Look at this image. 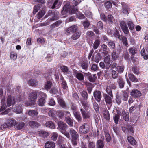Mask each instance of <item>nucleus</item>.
<instances>
[{"label": "nucleus", "mask_w": 148, "mask_h": 148, "mask_svg": "<svg viewBox=\"0 0 148 148\" xmlns=\"http://www.w3.org/2000/svg\"><path fill=\"white\" fill-rule=\"evenodd\" d=\"M78 12V9L77 7H74L73 8H71L70 5L67 4L64 6L61 12L62 14L64 15L68 13L71 14H76Z\"/></svg>", "instance_id": "obj_3"}, {"label": "nucleus", "mask_w": 148, "mask_h": 148, "mask_svg": "<svg viewBox=\"0 0 148 148\" xmlns=\"http://www.w3.org/2000/svg\"><path fill=\"white\" fill-rule=\"evenodd\" d=\"M77 27L76 25H73L69 27L67 30V32L70 34L74 33L77 31Z\"/></svg>", "instance_id": "obj_16"}, {"label": "nucleus", "mask_w": 148, "mask_h": 148, "mask_svg": "<svg viewBox=\"0 0 148 148\" xmlns=\"http://www.w3.org/2000/svg\"><path fill=\"white\" fill-rule=\"evenodd\" d=\"M38 93L39 97H40V99H45L47 97V95L46 93H45L41 92V91H38Z\"/></svg>", "instance_id": "obj_48"}, {"label": "nucleus", "mask_w": 148, "mask_h": 148, "mask_svg": "<svg viewBox=\"0 0 148 148\" xmlns=\"http://www.w3.org/2000/svg\"><path fill=\"white\" fill-rule=\"evenodd\" d=\"M38 134L40 136L44 138L46 137L49 135L48 133L45 131H39Z\"/></svg>", "instance_id": "obj_39"}, {"label": "nucleus", "mask_w": 148, "mask_h": 148, "mask_svg": "<svg viewBox=\"0 0 148 148\" xmlns=\"http://www.w3.org/2000/svg\"><path fill=\"white\" fill-rule=\"evenodd\" d=\"M127 23L130 30H132L134 29L135 27L132 21H127Z\"/></svg>", "instance_id": "obj_36"}, {"label": "nucleus", "mask_w": 148, "mask_h": 148, "mask_svg": "<svg viewBox=\"0 0 148 148\" xmlns=\"http://www.w3.org/2000/svg\"><path fill=\"white\" fill-rule=\"evenodd\" d=\"M97 79V77H96V74H94L88 77V79L89 81L91 82H94Z\"/></svg>", "instance_id": "obj_62"}, {"label": "nucleus", "mask_w": 148, "mask_h": 148, "mask_svg": "<svg viewBox=\"0 0 148 148\" xmlns=\"http://www.w3.org/2000/svg\"><path fill=\"white\" fill-rule=\"evenodd\" d=\"M107 93L111 97H113L112 90L110 86H107L106 88Z\"/></svg>", "instance_id": "obj_57"}, {"label": "nucleus", "mask_w": 148, "mask_h": 148, "mask_svg": "<svg viewBox=\"0 0 148 148\" xmlns=\"http://www.w3.org/2000/svg\"><path fill=\"white\" fill-rule=\"evenodd\" d=\"M46 102V100L44 99H40L38 101V104L40 106H44Z\"/></svg>", "instance_id": "obj_54"}, {"label": "nucleus", "mask_w": 148, "mask_h": 148, "mask_svg": "<svg viewBox=\"0 0 148 148\" xmlns=\"http://www.w3.org/2000/svg\"><path fill=\"white\" fill-rule=\"evenodd\" d=\"M104 145L103 140L100 139L98 140L96 143V148H103Z\"/></svg>", "instance_id": "obj_17"}, {"label": "nucleus", "mask_w": 148, "mask_h": 148, "mask_svg": "<svg viewBox=\"0 0 148 148\" xmlns=\"http://www.w3.org/2000/svg\"><path fill=\"white\" fill-rule=\"evenodd\" d=\"M15 98L14 97L9 95L7 99V106L9 107L11 105H14L15 103Z\"/></svg>", "instance_id": "obj_8"}, {"label": "nucleus", "mask_w": 148, "mask_h": 148, "mask_svg": "<svg viewBox=\"0 0 148 148\" xmlns=\"http://www.w3.org/2000/svg\"><path fill=\"white\" fill-rule=\"evenodd\" d=\"M73 113L78 121L81 122L82 120V118L79 112L77 111H76L75 112H73Z\"/></svg>", "instance_id": "obj_23"}, {"label": "nucleus", "mask_w": 148, "mask_h": 148, "mask_svg": "<svg viewBox=\"0 0 148 148\" xmlns=\"http://www.w3.org/2000/svg\"><path fill=\"white\" fill-rule=\"evenodd\" d=\"M113 36H114L118 38L120 40H121V36H120L119 32L117 30H115V32L113 34Z\"/></svg>", "instance_id": "obj_59"}, {"label": "nucleus", "mask_w": 148, "mask_h": 148, "mask_svg": "<svg viewBox=\"0 0 148 148\" xmlns=\"http://www.w3.org/2000/svg\"><path fill=\"white\" fill-rule=\"evenodd\" d=\"M103 97L106 103L110 105L112 103V97L109 96L106 94H103Z\"/></svg>", "instance_id": "obj_15"}, {"label": "nucleus", "mask_w": 148, "mask_h": 148, "mask_svg": "<svg viewBox=\"0 0 148 148\" xmlns=\"http://www.w3.org/2000/svg\"><path fill=\"white\" fill-rule=\"evenodd\" d=\"M122 99L123 101H126L127 100L128 98L127 93L125 91H122Z\"/></svg>", "instance_id": "obj_43"}, {"label": "nucleus", "mask_w": 148, "mask_h": 148, "mask_svg": "<svg viewBox=\"0 0 148 148\" xmlns=\"http://www.w3.org/2000/svg\"><path fill=\"white\" fill-rule=\"evenodd\" d=\"M90 130L89 125L86 123H84L80 126L79 129V132L80 134H86L88 133Z\"/></svg>", "instance_id": "obj_4"}, {"label": "nucleus", "mask_w": 148, "mask_h": 148, "mask_svg": "<svg viewBox=\"0 0 148 148\" xmlns=\"http://www.w3.org/2000/svg\"><path fill=\"white\" fill-rule=\"evenodd\" d=\"M62 21L60 20H58L51 25V28L53 29L59 26L62 23Z\"/></svg>", "instance_id": "obj_30"}, {"label": "nucleus", "mask_w": 148, "mask_h": 148, "mask_svg": "<svg viewBox=\"0 0 148 148\" xmlns=\"http://www.w3.org/2000/svg\"><path fill=\"white\" fill-rule=\"evenodd\" d=\"M27 84L30 86H35L38 85V82L36 79L32 78L29 79L28 81Z\"/></svg>", "instance_id": "obj_13"}, {"label": "nucleus", "mask_w": 148, "mask_h": 148, "mask_svg": "<svg viewBox=\"0 0 148 148\" xmlns=\"http://www.w3.org/2000/svg\"><path fill=\"white\" fill-rule=\"evenodd\" d=\"M119 116L118 114H116L113 116V119L116 125L118 123Z\"/></svg>", "instance_id": "obj_64"}, {"label": "nucleus", "mask_w": 148, "mask_h": 148, "mask_svg": "<svg viewBox=\"0 0 148 148\" xmlns=\"http://www.w3.org/2000/svg\"><path fill=\"white\" fill-rule=\"evenodd\" d=\"M104 117L106 120H109L110 119V116L108 111L107 110H105L103 112Z\"/></svg>", "instance_id": "obj_41"}, {"label": "nucleus", "mask_w": 148, "mask_h": 148, "mask_svg": "<svg viewBox=\"0 0 148 148\" xmlns=\"http://www.w3.org/2000/svg\"><path fill=\"white\" fill-rule=\"evenodd\" d=\"M124 67L123 66H118L116 68V70L119 73H122L123 71Z\"/></svg>", "instance_id": "obj_60"}, {"label": "nucleus", "mask_w": 148, "mask_h": 148, "mask_svg": "<svg viewBox=\"0 0 148 148\" xmlns=\"http://www.w3.org/2000/svg\"><path fill=\"white\" fill-rule=\"evenodd\" d=\"M70 108L73 111V112L77 111V107L76 105L73 103H71L70 105Z\"/></svg>", "instance_id": "obj_52"}, {"label": "nucleus", "mask_w": 148, "mask_h": 148, "mask_svg": "<svg viewBox=\"0 0 148 148\" xmlns=\"http://www.w3.org/2000/svg\"><path fill=\"white\" fill-rule=\"evenodd\" d=\"M75 75L76 77L79 81H82L84 80V77L83 75L81 73H75Z\"/></svg>", "instance_id": "obj_37"}, {"label": "nucleus", "mask_w": 148, "mask_h": 148, "mask_svg": "<svg viewBox=\"0 0 148 148\" xmlns=\"http://www.w3.org/2000/svg\"><path fill=\"white\" fill-rule=\"evenodd\" d=\"M140 92L137 89H134L130 92L131 95L134 98L138 97L141 95Z\"/></svg>", "instance_id": "obj_11"}, {"label": "nucleus", "mask_w": 148, "mask_h": 148, "mask_svg": "<svg viewBox=\"0 0 148 148\" xmlns=\"http://www.w3.org/2000/svg\"><path fill=\"white\" fill-rule=\"evenodd\" d=\"M101 56L99 53H98L96 55L94 59V61L97 63H98L101 58Z\"/></svg>", "instance_id": "obj_46"}, {"label": "nucleus", "mask_w": 148, "mask_h": 148, "mask_svg": "<svg viewBox=\"0 0 148 148\" xmlns=\"http://www.w3.org/2000/svg\"><path fill=\"white\" fill-rule=\"evenodd\" d=\"M65 121L66 123L71 127H72L73 126V120L69 116H67L65 117Z\"/></svg>", "instance_id": "obj_20"}, {"label": "nucleus", "mask_w": 148, "mask_h": 148, "mask_svg": "<svg viewBox=\"0 0 148 148\" xmlns=\"http://www.w3.org/2000/svg\"><path fill=\"white\" fill-rule=\"evenodd\" d=\"M93 95L95 99L97 102L100 101L102 97V95L100 91L95 90L93 93Z\"/></svg>", "instance_id": "obj_10"}, {"label": "nucleus", "mask_w": 148, "mask_h": 148, "mask_svg": "<svg viewBox=\"0 0 148 148\" xmlns=\"http://www.w3.org/2000/svg\"><path fill=\"white\" fill-rule=\"evenodd\" d=\"M122 115L123 119L125 121L129 120V113L127 112L123 111L122 112Z\"/></svg>", "instance_id": "obj_31"}, {"label": "nucleus", "mask_w": 148, "mask_h": 148, "mask_svg": "<svg viewBox=\"0 0 148 148\" xmlns=\"http://www.w3.org/2000/svg\"><path fill=\"white\" fill-rule=\"evenodd\" d=\"M81 34L80 32L76 31L71 36V38L73 40H75L77 39L79 37Z\"/></svg>", "instance_id": "obj_24"}, {"label": "nucleus", "mask_w": 148, "mask_h": 148, "mask_svg": "<svg viewBox=\"0 0 148 148\" xmlns=\"http://www.w3.org/2000/svg\"><path fill=\"white\" fill-rule=\"evenodd\" d=\"M81 103L82 105L83 106L85 110H87L89 107V105L88 104V103L86 101H82Z\"/></svg>", "instance_id": "obj_53"}, {"label": "nucleus", "mask_w": 148, "mask_h": 148, "mask_svg": "<svg viewBox=\"0 0 148 148\" xmlns=\"http://www.w3.org/2000/svg\"><path fill=\"white\" fill-rule=\"evenodd\" d=\"M38 91H35L34 92L30 93L29 95V100L32 102L31 104H29V105L34 104V103L36 101L37 98V94Z\"/></svg>", "instance_id": "obj_5"}, {"label": "nucleus", "mask_w": 148, "mask_h": 148, "mask_svg": "<svg viewBox=\"0 0 148 148\" xmlns=\"http://www.w3.org/2000/svg\"><path fill=\"white\" fill-rule=\"evenodd\" d=\"M13 111L16 113H20L22 112L21 107L20 106L17 105L14 109H13Z\"/></svg>", "instance_id": "obj_38"}, {"label": "nucleus", "mask_w": 148, "mask_h": 148, "mask_svg": "<svg viewBox=\"0 0 148 148\" xmlns=\"http://www.w3.org/2000/svg\"><path fill=\"white\" fill-rule=\"evenodd\" d=\"M45 13V12L43 10H42L38 12L37 14V18L40 19L42 17Z\"/></svg>", "instance_id": "obj_50"}, {"label": "nucleus", "mask_w": 148, "mask_h": 148, "mask_svg": "<svg viewBox=\"0 0 148 148\" xmlns=\"http://www.w3.org/2000/svg\"><path fill=\"white\" fill-rule=\"evenodd\" d=\"M118 85L120 88H122L124 86L125 81L121 77L119 76L117 81Z\"/></svg>", "instance_id": "obj_12"}, {"label": "nucleus", "mask_w": 148, "mask_h": 148, "mask_svg": "<svg viewBox=\"0 0 148 148\" xmlns=\"http://www.w3.org/2000/svg\"><path fill=\"white\" fill-rule=\"evenodd\" d=\"M45 148H54L55 147V143L53 142L48 141L45 145Z\"/></svg>", "instance_id": "obj_22"}, {"label": "nucleus", "mask_w": 148, "mask_h": 148, "mask_svg": "<svg viewBox=\"0 0 148 148\" xmlns=\"http://www.w3.org/2000/svg\"><path fill=\"white\" fill-rule=\"evenodd\" d=\"M108 43V45L110 49L113 50H115L114 49L115 48V45L114 42L110 40L107 42Z\"/></svg>", "instance_id": "obj_32"}, {"label": "nucleus", "mask_w": 148, "mask_h": 148, "mask_svg": "<svg viewBox=\"0 0 148 148\" xmlns=\"http://www.w3.org/2000/svg\"><path fill=\"white\" fill-rule=\"evenodd\" d=\"M107 18V21H108L109 24H112L114 23L115 21V19L113 16L110 14L108 16Z\"/></svg>", "instance_id": "obj_26"}, {"label": "nucleus", "mask_w": 148, "mask_h": 148, "mask_svg": "<svg viewBox=\"0 0 148 148\" xmlns=\"http://www.w3.org/2000/svg\"><path fill=\"white\" fill-rule=\"evenodd\" d=\"M61 4V3L60 2H59V0H56L51 6V8L52 9H57L59 8Z\"/></svg>", "instance_id": "obj_28"}, {"label": "nucleus", "mask_w": 148, "mask_h": 148, "mask_svg": "<svg viewBox=\"0 0 148 148\" xmlns=\"http://www.w3.org/2000/svg\"><path fill=\"white\" fill-rule=\"evenodd\" d=\"M81 66L82 69L87 70H88V62L86 61H83L82 62L81 65Z\"/></svg>", "instance_id": "obj_35"}, {"label": "nucleus", "mask_w": 148, "mask_h": 148, "mask_svg": "<svg viewBox=\"0 0 148 148\" xmlns=\"http://www.w3.org/2000/svg\"><path fill=\"white\" fill-rule=\"evenodd\" d=\"M107 46L104 44H102L101 47L99 51L101 53H104V51H106L107 50Z\"/></svg>", "instance_id": "obj_55"}, {"label": "nucleus", "mask_w": 148, "mask_h": 148, "mask_svg": "<svg viewBox=\"0 0 148 148\" xmlns=\"http://www.w3.org/2000/svg\"><path fill=\"white\" fill-rule=\"evenodd\" d=\"M129 51L130 54L132 55H134L137 53V50L134 47H132L129 48Z\"/></svg>", "instance_id": "obj_34"}, {"label": "nucleus", "mask_w": 148, "mask_h": 148, "mask_svg": "<svg viewBox=\"0 0 148 148\" xmlns=\"http://www.w3.org/2000/svg\"><path fill=\"white\" fill-rule=\"evenodd\" d=\"M80 110L83 119H89L91 116V114L89 111H86L81 108Z\"/></svg>", "instance_id": "obj_9"}, {"label": "nucleus", "mask_w": 148, "mask_h": 148, "mask_svg": "<svg viewBox=\"0 0 148 148\" xmlns=\"http://www.w3.org/2000/svg\"><path fill=\"white\" fill-rule=\"evenodd\" d=\"M105 7L107 9H109L112 7V5L110 1H107L104 3Z\"/></svg>", "instance_id": "obj_58"}, {"label": "nucleus", "mask_w": 148, "mask_h": 148, "mask_svg": "<svg viewBox=\"0 0 148 148\" xmlns=\"http://www.w3.org/2000/svg\"><path fill=\"white\" fill-rule=\"evenodd\" d=\"M118 75L116 72L114 70H112V76L113 78L115 79L118 77Z\"/></svg>", "instance_id": "obj_61"}, {"label": "nucleus", "mask_w": 148, "mask_h": 148, "mask_svg": "<svg viewBox=\"0 0 148 148\" xmlns=\"http://www.w3.org/2000/svg\"><path fill=\"white\" fill-rule=\"evenodd\" d=\"M127 140L132 145H134L136 143V142L134 138L131 136H128Z\"/></svg>", "instance_id": "obj_29"}, {"label": "nucleus", "mask_w": 148, "mask_h": 148, "mask_svg": "<svg viewBox=\"0 0 148 148\" xmlns=\"http://www.w3.org/2000/svg\"><path fill=\"white\" fill-rule=\"evenodd\" d=\"M16 121L13 119H10L7 123L9 129L11 128L14 125L15 126V124H16Z\"/></svg>", "instance_id": "obj_21"}, {"label": "nucleus", "mask_w": 148, "mask_h": 148, "mask_svg": "<svg viewBox=\"0 0 148 148\" xmlns=\"http://www.w3.org/2000/svg\"><path fill=\"white\" fill-rule=\"evenodd\" d=\"M45 125L47 127L51 129H54L55 126L54 124L51 121H49L46 122Z\"/></svg>", "instance_id": "obj_25"}, {"label": "nucleus", "mask_w": 148, "mask_h": 148, "mask_svg": "<svg viewBox=\"0 0 148 148\" xmlns=\"http://www.w3.org/2000/svg\"><path fill=\"white\" fill-rule=\"evenodd\" d=\"M121 40H122L123 44L127 46L128 45L127 38L124 36H121Z\"/></svg>", "instance_id": "obj_51"}, {"label": "nucleus", "mask_w": 148, "mask_h": 148, "mask_svg": "<svg viewBox=\"0 0 148 148\" xmlns=\"http://www.w3.org/2000/svg\"><path fill=\"white\" fill-rule=\"evenodd\" d=\"M57 100L58 103L61 107L64 108H66V104L62 98L59 97Z\"/></svg>", "instance_id": "obj_18"}, {"label": "nucleus", "mask_w": 148, "mask_h": 148, "mask_svg": "<svg viewBox=\"0 0 148 148\" xmlns=\"http://www.w3.org/2000/svg\"><path fill=\"white\" fill-rule=\"evenodd\" d=\"M58 129H59L60 131L63 134L68 138H70L69 134L68 132L66 131V130L68 127L66 124L63 121H59L58 123Z\"/></svg>", "instance_id": "obj_2"}, {"label": "nucleus", "mask_w": 148, "mask_h": 148, "mask_svg": "<svg viewBox=\"0 0 148 148\" xmlns=\"http://www.w3.org/2000/svg\"><path fill=\"white\" fill-rule=\"evenodd\" d=\"M41 5L38 4L35 5L34 7L33 14H35L41 8Z\"/></svg>", "instance_id": "obj_45"}, {"label": "nucleus", "mask_w": 148, "mask_h": 148, "mask_svg": "<svg viewBox=\"0 0 148 148\" xmlns=\"http://www.w3.org/2000/svg\"><path fill=\"white\" fill-rule=\"evenodd\" d=\"M118 53H116V50H113L112 53V57L113 60H116L118 58L119 56Z\"/></svg>", "instance_id": "obj_33"}, {"label": "nucleus", "mask_w": 148, "mask_h": 148, "mask_svg": "<svg viewBox=\"0 0 148 148\" xmlns=\"http://www.w3.org/2000/svg\"><path fill=\"white\" fill-rule=\"evenodd\" d=\"M29 126L32 128L37 127L40 126L38 123L33 121H30L29 122Z\"/></svg>", "instance_id": "obj_19"}, {"label": "nucleus", "mask_w": 148, "mask_h": 148, "mask_svg": "<svg viewBox=\"0 0 148 148\" xmlns=\"http://www.w3.org/2000/svg\"><path fill=\"white\" fill-rule=\"evenodd\" d=\"M120 26L124 33L128 34L129 32L125 21H122L120 22Z\"/></svg>", "instance_id": "obj_7"}, {"label": "nucleus", "mask_w": 148, "mask_h": 148, "mask_svg": "<svg viewBox=\"0 0 148 148\" xmlns=\"http://www.w3.org/2000/svg\"><path fill=\"white\" fill-rule=\"evenodd\" d=\"M25 125L24 123L16 121V124H15V128L17 130H21L23 128Z\"/></svg>", "instance_id": "obj_14"}, {"label": "nucleus", "mask_w": 148, "mask_h": 148, "mask_svg": "<svg viewBox=\"0 0 148 148\" xmlns=\"http://www.w3.org/2000/svg\"><path fill=\"white\" fill-rule=\"evenodd\" d=\"M28 114L29 115L32 116H36L38 114L37 111L36 110H30L28 111Z\"/></svg>", "instance_id": "obj_44"}, {"label": "nucleus", "mask_w": 148, "mask_h": 148, "mask_svg": "<svg viewBox=\"0 0 148 148\" xmlns=\"http://www.w3.org/2000/svg\"><path fill=\"white\" fill-rule=\"evenodd\" d=\"M69 134L70 138L71 136V142L72 145L74 146H76L77 144V141L79 140V135L78 133L72 128L69 129Z\"/></svg>", "instance_id": "obj_1"}, {"label": "nucleus", "mask_w": 148, "mask_h": 148, "mask_svg": "<svg viewBox=\"0 0 148 148\" xmlns=\"http://www.w3.org/2000/svg\"><path fill=\"white\" fill-rule=\"evenodd\" d=\"M100 43V41L99 39H96L93 45V48L95 49H97Z\"/></svg>", "instance_id": "obj_42"}, {"label": "nucleus", "mask_w": 148, "mask_h": 148, "mask_svg": "<svg viewBox=\"0 0 148 148\" xmlns=\"http://www.w3.org/2000/svg\"><path fill=\"white\" fill-rule=\"evenodd\" d=\"M128 76L132 82H136L138 81L137 79L132 74L130 73L129 75Z\"/></svg>", "instance_id": "obj_47"}, {"label": "nucleus", "mask_w": 148, "mask_h": 148, "mask_svg": "<svg viewBox=\"0 0 148 148\" xmlns=\"http://www.w3.org/2000/svg\"><path fill=\"white\" fill-rule=\"evenodd\" d=\"M54 15H53L52 16H51V17H50L48 19V20L47 21V22H51L55 20L58 19V18L57 15V12H54Z\"/></svg>", "instance_id": "obj_27"}, {"label": "nucleus", "mask_w": 148, "mask_h": 148, "mask_svg": "<svg viewBox=\"0 0 148 148\" xmlns=\"http://www.w3.org/2000/svg\"><path fill=\"white\" fill-rule=\"evenodd\" d=\"M60 69L62 70V71L64 73H69V72L68 69L66 66H62L60 67Z\"/></svg>", "instance_id": "obj_49"}, {"label": "nucleus", "mask_w": 148, "mask_h": 148, "mask_svg": "<svg viewBox=\"0 0 148 148\" xmlns=\"http://www.w3.org/2000/svg\"><path fill=\"white\" fill-rule=\"evenodd\" d=\"M105 135L106 142L108 143L110 142L111 140V137L109 133L107 132Z\"/></svg>", "instance_id": "obj_63"}, {"label": "nucleus", "mask_w": 148, "mask_h": 148, "mask_svg": "<svg viewBox=\"0 0 148 148\" xmlns=\"http://www.w3.org/2000/svg\"><path fill=\"white\" fill-rule=\"evenodd\" d=\"M121 4L122 9L121 10V13L125 15L128 14V11L130 10L129 6L124 2H122Z\"/></svg>", "instance_id": "obj_6"}, {"label": "nucleus", "mask_w": 148, "mask_h": 148, "mask_svg": "<svg viewBox=\"0 0 148 148\" xmlns=\"http://www.w3.org/2000/svg\"><path fill=\"white\" fill-rule=\"evenodd\" d=\"M52 84V83L51 82L49 81H47L45 84V88L47 90L50 89Z\"/></svg>", "instance_id": "obj_40"}, {"label": "nucleus", "mask_w": 148, "mask_h": 148, "mask_svg": "<svg viewBox=\"0 0 148 148\" xmlns=\"http://www.w3.org/2000/svg\"><path fill=\"white\" fill-rule=\"evenodd\" d=\"M10 57L11 59L13 60H15L17 58L16 53L14 52H12L10 53Z\"/></svg>", "instance_id": "obj_56"}]
</instances>
